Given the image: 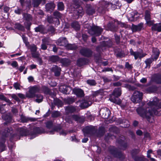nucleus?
<instances>
[{
	"mask_svg": "<svg viewBox=\"0 0 161 161\" xmlns=\"http://www.w3.org/2000/svg\"><path fill=\"white\" fill-rule=\"evenodd\" d=\"M86 13L89 15H92L95 12V8L90 4L86 5Z\"/></svg>",
	"mask_w": 161,
	"mask_h": 161,
	"instance_id": "obj_17",
	"label": "nucleus"
},
{
	"mask_svg": "<svg viewBox=\"0 0 161 161\" xmlns=\"http://www.w3.org/2000/svg\"><path fill=\"white\" fill-rule=\"evenodd\" d=\"M49 60L52 62L55 63L59 61V58L57 56L53 55L49 57Z\"/></svg>",
	"mask_w": 161,
	"mask_h": 161,
	"instance_id": "obj_35",
	"label": "nucleus"
},
{
	"mask_svg": "<svg viewBox=\"0 0 161 161\" xmlns=\"http://www.w3.org/2000/svg\"><path fill=\"white\" fill-rule=\"evenodd\" d=\"M52 71L54 73L55 76H59L60 74L61 68L57 65L54 66L52 68Z\"/></svg>",
	"mask_w": 161,
	"mask_h": 161,
	"instance_id": "obj_20",
	"label": "nucleus"
},
{
	"mask_svg": "<svg viewBox=\"0 0 161 161\" xmlns=\"http://www.w3.org/2000/svg\"><path fill=\"white\" fill-rule=\"evenodd\" d=\"M152 80L157 83L161 84V75H155L152 78Z\"/></svg>",
	"mask_w": 161,
	"mask_h": 161,
	"instance_id": "obj_21",
	"label": "nucleus"
},
{
	"mask_svg": "<svg viewBox=\"0 0 161 161\" xmlns=\"http://www.w3.org/2000/svg\"><path fill=\"white\" fill-rule=\"evenodd\" d=\"M73 91L78 97H82L84 96V92L81 89L75 88L73 89Z\"/></svg>",
	"mask_w": 161,
	"mask_h": 161,
	"instance_id": "obj_16",
	"label": "nucleus"
},
{
	"mask_svg": "<svg viewBox=\"0 0 161 161\" xmlns=\"http://www.w3.org/2000/svg\"><path fill=\"white\" fill-rule=\"evenodd\" d=\"M18 130L19 131L20 135L22 136H26L28 133V130L25 127L19 128Z\"/></svg>",
	"mask_w": 161,
	"mask_h": 161,
	"instance_id": "obj_22",
	"label": "nucleus"
},
{
	"mask_svg": "<svg viewBox=\"0 0 161 161\" xmlns=\"http://www.w3.org/2000/svg\"><path fill=\"white\" fill-rule=\"evenodd\" d=\"M143 23H141L138 25H135L132 24L131 28L133 32H136L137 31H140L143 29Z\"/></svg>",
	"mask_w": 161,
	"mask_h": 161,
	"instance_id": "obj_15",
	"label": "nucleus"
},
{
	"mask_svg": "<svg viewBox=\"0 0 161 161\" xmlns=\"http://www.w3.org/2000/svg\"><path fill=\"white\" fill-rule=\"evenodd\" d=\"M103 118L104 119H108L110 114V111L107 108H102L100 111Z\"/></svg>",
	"mask_w": 161,
	"mask_h": 161,
	"instance_id": "obj_11",
	"label": "nucleus"
},
{
	"mask_svg": "<svg viewBox=\"0 0 161 161\" xmlns=\"http://www.w3.org/2000/svg\"><path fill=\"white\" fill-rule=\"evenodd\" d=\"M153 54L152 57L156 60L159 56L160 53L159 51L157 48H154L153 49Z\"/></svg>",
	"mask_w": 161,
	"mask_h": 161,
	"instance_id": "obj_24",
	"label": "nucleus"
},
{
	"mask_svg": "<svg viewBox=\"0 0 161 161\" xmlns=\"http://www.w3.org/2000/svg\"><path fill=\"white\" fill-rule=\"evenodd\" d=\"M42 1H43L44 3H45V0H34L33 5L34 7H37L41 3Z\"/></svg>",
	"mask_w": 161,
	"mask_h": 161,
	"instance_id": "obj_43",
	"label": "nucleus"
},
{
	"mask_svg": "<svg viewBox=\"0 0 161 161\" xmlns=\"http://www.w3.org/2000/svg\"><path fill=\"white\" fill-rule=\"evenodd\" d=\"M143 93L139 91H135L131 97V101L134 103L140 102L142 99Z\"/></svg>",
	"mask_w": 161,
	"mask_h": 161,
	"instance_id": "obj_5",
	"label": "nucleus"
},
{
	"mask_svg": "<svg viewBox=\"0 0 161 161\" xmlns=\"http://www.w3.org/2000/svg\"><path fill=\"white\" fill-rule=\"evenodd\" d=\"M61 128L60 126L55 127L52 130L49 131L50 134H53L55 132H59V134L61 135L65 136L68 133V132L65 130H61Z\"/></svg>",
	"mask_w": 161,
	"mask_h": 161,
	"instance_id": "obj_8",
	"label": "nucleus"
},
{
	"mask_svg": "<svg viewBox=\"0 0 161 161\" xmlns=\"http://www.w3.org/2000/svg\"><path fill=\"white\" fill-rule=\"evenodd\" d=\"M111 153L114 157L118 158L120 159L124 158V156L122 153L119 151H118L116 148H113L111 150Z\"/></svg>",
	"mask_w": 161,
	"mask_h": 161,
	"instance_id": "obj_9",
	"label": "nucleus"
},
{
	"mask_svg": "<svg viewBox=\"0 0 161 161\" xmlns=\"http://www.w3.org/2000/svg\"><path fill=\"white\" fill-rule=\"evenodd\" d=\"M59 89L60 92L66 94H69L71 89V87L66 86H61Z\"/></svg>",
	"mask_w": 161,
	"mask_h": 161,
	"instance_id": "obj_14",
	"label": "nucleus"
},
{
	"mask_svg": "<svg viewBox=\"0 0 161 161\" xmlns=\"http://www.w3.org/2000/svg\"><path fill=\"white\" fill-rule=\"evenodd\" d=\"M105 132L104 128L103 127H101L99 128V132L100 134L101 135H103Z\"/></svg>",
	"mask_w": 161,
	"mask_h": 161,
	"instance_id": "obj_54",
	"label": "nucleus"
},
{
	"mask_svg": "<svg viewBox=\"0 0 161 161\" xmlns=\"http://www.w3.org/2000/svg\"><path fill=\"white\" fill-rule=\"evenodd\" d=\"M40 90V87L37 86H34L31 87L28 92L26 93V95L27 97L33 98L35 97V93L39 92Z\"/></svg>",
	"mask_w": 161,
	"mask_h": 161,
	"instance_id": "obj_4",
	"label": "nucleus"
},
{
	"mask_svg": "<svg viewBox=\"0 0 161 161\" xmlns=\"http://www.w3.org/2000/svg\"><path fill=\"white\" fill-rule=\"evenodd\" d=\"M98 91L97 92H95L93 94V96L94 97H96L97 96H98L99 95H100L102 94H100V91Z\"/></svg>",
	"mask_w": 161,
	"mask_h": 161,
	"instance_id": "obj_62",
	"label": "nucleus"
},
{
	"mask_svg": "<svg viewBox=\"0 0 161 161\" xmlns=\"http://www.w3.org/2000/svg\"><path fill=\"white\" fill-rule=\"evenodd\" d=\"M47 44L42 42V44L41 45V48L42 50H45L47 49Z\"/></svg>",
	"mask_w": 161,
	"mask_h": 161,
	"instance_id": "obj_60",
	"label": "nucleus"
},
{
	"mask_svg": "<svg viewBox=\"0 0 161 161\" xmlns=\"http://www.w3.org/2000/svg\"><path fill=\"white\" fill-rule=\"evenodd\" d=\"M35 29L36 32H41L43 31L44 28L42 25H39L38 27H36Z\"/></svg>",
	"mask_w": 161,
	"mask_h": 161,
	"instance_id": "obj_48",
	"label": "nucleus"
},
{
	"mask_svg": "<svg viewBox=\"0 0 161 161\" xmlns=\"http://www.w3.org/2000/svg\"><path fill=\"white\" fill-rule=\"evenodd\" d=\"M2 118L7 122H10L11 121V117L9 114L3 115Z\"/></svg>",
	"mask_w": 161,
	"mask_h": 161,
	"instance_id": "obj_39",
	"label": "nucleus"
},
{
	"mask_svg": "<svg viewBox=\"0 0 161 161\" xmlns=\"http://www.w3.org/2000/svg\"><path fill=\"white\" fill-rule=\"evenodd\" d=\"M152 153V151L151 150H148L147 152V157L148 158H150V160L151 161H155V159L154 158H151V156L150 155V153Z\"/></svg>",
	"mask_w": 161,
	"mask_h": 161,
	"instance_id": "obj_52",
	"label": "nucleus"
},
{
	"mask_svg": "<svg viewBox=\"0 0 161 161\" xmlns=\"http://www.w3.org/2000/svg\"><path fill=\"white\" fill-rule=\"evenodd\" d=\"M23 18L27 21H30L32 20V17L31 14L27 13H24L23 14Z\"/></svg>",
	"mask_w": 161,
	"mask_h": 161,
	"instance_id": "obj_36",
	"label": "nucleus"
},
{
	"mask_svg": "<svg viewBox=\"0 0 161 161\" xmlns=\"http://www.w3.org/2000/svg\"><path fill=\"white\" fill-rule=\"evenodd\" d=\"M42 42L45 43L47 45H49V39L48 38H46L42 39Z\"/></svg>",
	"mask_w": 161,
	"mask_h": 161,
	"instance_id": "obj_57",
	"label": "nucleus"
},
{
	"mask_svg": "<svg viewBox=\"0 0 161 161\" xmlns=\"http://www.w3.org/2000/svg\"><path fill=\"white\" fill-rule=\"evenodd\" d=\"M76 109L75 107L70 106H68L66 108L65 111L67 114L75 112Z\"/></svg>",
	"mask_w": 161,
	"mask_h": 161,
	"instance_id": "obj_26",
	"label": "nucleus"
},
{
	"mask_svg": "<svg viewBox=\"0 0 161 161\" xmlns=\"http://www.w3.org/2000/svg\"><path fill=\"white\" fill-rule=\"evenodd\" d=\"M56 103L58 107H61L63 105L62 102L59 100H56Z\"/></svg>",
	"mask_w": 161,
	"mask_h": 161,
	"instance_id": "obj_61",
	"label": "nucleus"
},
{
	"mask_svg": "<svg viewBox=\"0 0 161 161\" xmlns=\"http://www.w3.org/2000/svg\"><path fill=\"white\" fill-rule=\"evenodd\" d=\"M55 6L53 3H48L46 5V8L47 11L53 10L55 8Z\"/></svg>",
	"mask_w": 161,
	"mask_h": 161,
	"instance_id": "obj_30",
	"label": "nucleus"
},
{
	"mask_svg": "<svg viewBox=\"0 0 161 161\" xmlns=\"http://www.w3.org/2000/svg\"><path fill=\"white\" fill-rule=\"evenodd\" d=\"M72 27L75 30H79L80 28V25L78 22L75 21L72 22L71 24Z\"/></svg>",
	"mask_w": 161,
	"mask_h": 161,
	"instance_id": "obj_37",
	"label": "nucleus"
},
{
	"mask_svg": "<svg viewBox=\"0 0 161 161\" xmlns=\"http://www.w3.org/2000/svg\"><path fill=\"white\" fill-rule=\"evenodd\" d=\"M22 12V9L19 8H18L17 9L14 10L15 13L18 14H20Z\"/></svg>",
	"mask_w": 161,
	"mask_h": 161,
	"instance_id": "obj_59",
	"label": "nucleus"
},
{
	"mask_svg": "<svg viewBox=\"0 0 161 161\" xmlns=\"http://www.w3.org/2000/svg\"><path fill=\"white\" fill-rule=\"evenodd\" d=\"M46 127L49 129V130H48L47 131V132L49 133L50 134V133L49 131L52 130L53 129H54L55 127L54 128H53V122L52 121H48L46 122Z\"/></svg>",
	"mask_w": 161,
	"mask_h": 161,
	"instance_id": "obj_28",
	"label": "nucleus"
},
{
	"mask_svg": "<svg viewBox=\"0 0 161 161\" xmlns=\"http://www.w3.org/2000/svg\"><path fill=\"white\" fill-rule=\"evenodd\" d=\"M85 28L88 29V33L91 35L98 36L101 35L103 29L100 27L93 25L91 26L89 24H87L84 25Z\"/></svg>",
	"mask_w": 161,
	"mask_h": 161,
	"instance_id": "obj_2",
	"label": "nucleus"
},
{
	"mask_svg": "<svg viewBox=\"0 0 161 161\" xmlns=\"http://www.w3.org/2000/svg\"><path fill=\"white\" fill-rule=\"evenodd\" d=\"M25 43L28 49L30 50L32 57L34 58H38L39 57V54L36 52L37 47L34 44L28 45L27 42Z\"/></svg>",
	"mask_w": 161,
	"mask_h": 161,
	"instance_id": "obj_6",
	"label": "nucleus"
},
{
	"mask_svg": "<svg viewBox=\"0 0 161 161\" xmlns=\"http://www.w3.org/2000/svg\"><path fill=\"white\" fill-rule=\"evenodd\" d=\"M96 131L94 127L92 126H87L85 127L83 130L85 136H90L94 134Z\"/></svg>",
	"mask_w": 161,
	"mask_h": 161,
	"instance_id": "obj_7",
	"label": "nucleus"
},
{
	"mask_svg": "<svg viewBox=\"0 0 161 161\" xmlns=\"http://www.w3.org/2000/svg\"><path fill=\"white\" fill-rule=\"evenodd\" d=\"M135 161H147L148 160L142 156L141 157H134Z\"/></svg>",
	"mask_w": 161,
	"mask_h": 161,
	"instance_id": "obj_41",
	"label": "nucleus"
},
{
	"mask_svg": "<svg viewBox=\"0 0 161 161\" xmlns=\"http://www.w3.org/2000/svg\"><path fill=\"white\" fill-rule=\"evenodd\" d=\"M118 97L113 95L112 93L110 97L109 100L111 102L115 103L120 104L121 103V101L118 98Z\"/></svg>",
	"mask_w": 161,
	"mask_h": 161,
	"instance_id": "obj_19",
	"label": "nucleus"
},
{
	"mask_svg": "<svg viewBox=\"0 0 161 161\" xmlns=\"http://www.w3.org/2000/svg\"><path fill=\"white\" fill-rule=\"evenodd\" d=\"M154 59L152 58H149L147 59L145 61V63L146 64L145 67L146 68L148 67L149 68L150 66V64L152 63V62L153 61Z\"/></svg>",
	"mask_w": 161,
	"mask_h": 161,
	"instance_id": "obj_38",
	"label": "nucleus"
},
{
	"mask_svg": "<svg viewBox=\"0 0 161 161\" xmlns=\"http://www.w3.org/2000/svg\"><path fill=\"white\" fill-rule=\"evenodd\" d=\"M20 118L21 121L23 122H27L30 120L31 121H34L35 120L34 118L26 117L23 115H21Z\"/></svg>",
	"mask_w": 161,
	"mask_h": 161,
	"instance_id": "obj_32",
	"label": "nucleus"
},
{
	"mask_svg": "<svg viewBox=\"0 0 161 161\" xmlns=\"http://www.w3.org/2000/svg\"><path fill=\"white\" fill-rule=\"evenodd\" d=\"M103 45L108 47H110L112 45V42L110 41L108 42L103 41Z\"/></svg>",
	"mask_w": 161,
	"mask_h": 161,
	"instance_id": "obj_47",
	"label": "nucleus"
},
{
	"mask_svg": "<svg viewBox=\"0 0 161 161\" xmlns=\"http://www.w3.org/2000/svg\"><path fill=\"white\" fill-rule=\"evenodd\" d=\"M57 44L60 46H65L67 45V41L65 37H61L57 40Z\"/></svg>",
	"mask_w": 161,
	"mask_h": 161,
	"instance_id": "obj_18",
	"label": "nucleus"
},
{
	"mask_svg": "<svg viewBox=\"0 0 161 161\" xmlns=\"http://www.w3.org/2000/svg\"><path fill=\"white\" fill-rule=\"evenodd\" d=\"M14 27L18 30L23 31L24 30V27L19 23H17L15 24Z\"/></svg>",
	"mask_w": 161,
	"mask_h": 161,
	"instance_id": "obj_46",
	"label": "nucleus"
},
{
	"mask_svg": "<svg viewBox=\"0 0 161 161\" xmlns=\"http://www.w3.org/2000/svg\"><path fill=\"white\" fill-rule=\"evenodd\" d=\"M87 83L91 86L96 85V83L95 81L94 80H88L86 81Z\"/></svg>",
	"mask_w": 161,
	"mask_h": 161,
	"instance_id": "obj_44",
	"label": "nucleus"
},
{
	"mask_svg": "<svg viewBox=\"0 0 161 161\" xmlns=\"http://www.w3.org/2000/svg\"><path fill=\"white\" fill-rule=\"evenodd\" d=\"M80 52L83 56L88 57H91L92 54V52L90 49L87 48L82 49Z\"/></svg>",
	"mask_w": 161,
	"mask_h": 161,
	"instance_id": "obj_13",
	"label": "nucleus"
},
{
	"mask_svg": "<svg viewBox=\"0 0 161 161\" xmlns=\"http://www.w3.org/2000/svg\"><path fill=\"white\" fill-rule=\"evenodd\" d=\"M145 19L146 21L150 20V15L148 11H146L145 12Z\"/></svg>",
	"mask_w": 161,
	"mask_h": 161,
	"instance_id": "obj_53",
	"label": "nucleus"
},
{
	"mask_svg": "<svg viewBox=\"0 0 161 161\" xmlns=\"http://www.w3.org/2000/svg\"><path fill=\"white\" fill-rule=\"evenodd\" d=\"M115 23H109L107 25L108 30L113 31H116L117 30V27L115 25Z\"/></svg>",
	"mask_w": 161,
	"mask_h": 161,
	"instance_id": "obj_23",
	"label": "nucleus"
},
{
	"mask_svg": "<svg viewBox=\"0 0 161 161\" xmlns=\"http://www.w3.org/2000/svg\"><path fill=\"white\" fill-rule=\"evenodd\" d=\"M53 15L57 18H60L61 16V14L58 11H55L53 13Z\"/></svg>",
	"mask_w": 161,
	"mask_h": 161,
	"instance_id": "obj_56",
	"label": "nucleus"
},
{
	"mask_svg": "<svg viewBox=\"0 0 161 161\" xmlns=\"http://www.w3.org/2000/svg\"><path fill=\"white\" fill-rule=\"evenodd\" d=\"M11 65L13 67L16 68L18 65V64L17 62L16 61H14L11 64Z\"/></svg>",
	"mask_w": 161,
	"mask_h": 161,
	"instance_id": "obj_64",
	"label": "nucleus"
},
{
	"mask_svg": "<svg viewBox=\"0 0 161 161\" xmlns=\"http://www.w3.org/2000/svg\"><path fill=\"white\" fill-rule=\"evenodd\" d=\"M152 30L158 32L161 31V23H156L153 25L152 27Z\"/></svg>",
	"mask_w": 161,
	"mask_h": 161,
	"instance_id": "obj_25",
	"label": "nucleus"
},
{
	"mask_svg": "<svg viewBox=\"0 0 161 161\" xmlns=\"http://www.w3.org/2000/svg\"><path fill=\"white\" fill-rule=\"evenodd\" d=\"M118 143L121 149L125 150L128 146L127 143L125 142L123 140H121V141H119Z\"/></svg>",
	"mask_w": 161,
	"mask_h": 161,
	"instance_id": "obj_27",
	"label": "nucleus"
},
{
	"mask_svg": "<svg viewBox=\"0 0 161 161\" xmlns=\"http://www.w3.org/2000/svg\"><path fill=\"white\" fill-rule=\"evenodd\" d=\"M67 47L68 49L70 50H73L75 48V46L72 44H67Z\"/></svg>",
	"mask_w": 161,
	"mask_h": 161,
	"instance_id": "obj_58",
	"label": "nucleus"
},
{
	"mask_svg": "<svg viewBox=\"0 0 161 161\" xmlns=\"http://www.w3.org/2000/svg\"><path fill=\"white\" fill-rule=\"evenodd\" d=\"M60 62L63 65L66 66L70 64V61L69 59L65 58L61 59Z\"/></svg>",
	"mask_w": 161,
	"mask_h": 161,
	"instance_id": "obj_34",
	"label": "nucleus"
},
{
	"mask_svg": "<svg viewBox=\"0 0 161 161\" xmlns=\"http://www.w3.org/2000/svg\"><path fill=\"white\" fill-rule=\"evenodd\" d=\"M35 97L37 98L36 100V101L37 103H40L42 102L43 99V97L41 94H36Z\"/></svg>",
	"mask_w": 161,
	"mask_h": 161,
	"instance_id": "obj_40",
	"label": "nucleus"
},
{
	"mask_svg": "<svg viewBox=\"0 0 161 161\" xmlns=\"http://www.w3.org/2000/svg\"><path fill=\"white\" fill-rule=\"evenodd\" d=\"M12 129L9 127L6 128L3 133V136L2 139H0V152H2L4 151L5 149V146L4 143L5 141V138L8 136L10 134H11Z\"/></svg>",
	"mask_w": 161,
	"mask_h": 161,
	"instance_id": "obj_3",
	"label": "nucleus"
},
{
	"mask_svg": "<svg viewBox=\"0 0 161 161\" xmlns=\"http://www.w3.org/2000/svg\"><path fill=\"white\" fill-rule=\"evenodd\" d=\"M147 105L148 107L146 108L145 103H142L141 106L138 108L136 111L140 116L146 119L149 122L153 123L154 121L153 114H156L157 110L161 108V100H159L157 97H154Z\"/></svg>",
	"mask_w": 161,
	"mask_h": 161,
	"instance_id": "obj_1",
	"label": "nucleus"
},
{
	"mask_svg": "<svg viewBox=\"0 0 161 161\" xmlns=\"http://www.w3.org/2000/svg\"><path fill=\"white\" fill-rule=\"evenodd\" d=\"M58 9L60 11L63 10L64 9V6L63 3L62 2H60L58 4Z\"/></svg>",
	"mask_w": 161,
	"mask_h": 161,
	"instance_id": "obj_45",
	"label": "nucleus"
},
{
	"mask_svg": "<svg viewBox=\"0 0 161 161\" xmlns=\"http://www.w3.org/2000/svg\"><path fill=\"white\" fill-rule=\"evenodd\" d=\"M75 101L74 98H67L65 99V102L68 104H71Z\"/></svg>",
	"mask_w": 161,
	"mask_h": 161,
	"instance_id": "obj_49",
	"label": "nucleus"
},
{
	"mask_svg": "<svg viewBox=\"0 0 161 161\" xmlns=\"http://www.w3.org/2000/svg\"><path fill=\"white\" fill-rule=\"evenodd\" d=\"M0 99L8 103H11L10 101L7 99L3 94H0Z\"/></svg>",
	"mask_w": 161,
	"mask_h": 161,
	"instance_id": "obj_50",
	"label": "nucleus"
},
{
	"mask_svg": "<svg viewBox=\"0 0 161 161\" xmlns=\"http://www.w3.org/2000/svg\"><path fill=\"white\" fill-rule=\"evenodd\" d=\"M113 95L116 97H119L121 94V91L120 88H115L113 92Z\"/></svg>",
	"mask_w": 161,
	"mask_h": 161,
	"instance_id": "obj_33",
	"label": "nucleus"
},
{
	"mask_svg": "<svg viewBox=\"0 0 161 161\" xmlns=\"http://www.w3.org/2000/svg\"><path fill=\"white\" fill-rule=\"evenodd\" d=\"M42 89L44 93L46 94H50L51 93L50 90L46 86L42 87Z\"/></svg>",
	"mask_w": 161,
	"mask_h": 161,
	"instance_id": "obj_42",
	"label": "nucleus"
},
{
	"mask_svg": "<svg viewBox=\"0 0 161 161\" xmlns=\"http://www.w3.org/2000/svg\"><path fill=\"white\" fill-rule=\"evenodd\" d=\"M92 104L91 102H88L87 100H84L81 103L80 107L82 108H87Z\"/></svg>",
	"mask_w": 161,
	"mask_h": 161,
	"instance_id": "obj_29",
	"label": "nucleus"
},
{
	"mask_svg": "<svg viewBox=\"0 0 161 161\" xmlns=\"http://www.w3.org/2000/svg\"><path fill=\"white\" fill-rule=\"evenodd\" d=\"M87 61L85 58H80L77 61V64L79 66H82L87 63Z\"/></svg>",
	"mask_w": 161,
	"mask_h": 161,
	"instance_id": "obj_31",
	"label": "nucleus"
},
{
	"mask_svg": "<svg viewBox=\"0 0 161 161\" xmlns=\"http://www.w3.org/2000/svg\"><path fill=\"white\" fill-rule=\"evenodd\" d=\"M60 114L59 112L54 111L52 114V116L53 117H57L60 115Z\"/></svg>",
	"mask_w": 161,
	"mask_h": 161,
	"instance_id": "obj_51",
	"label": "nucleus"
},
{
	"mask_svg": "<svg viewBox=\"0 0 161 161\" xmlns=\"http://www.w3.org/2000/svg\"><path fill=\"white\" fill-rule=\"evenodd\" d=\"M84 14V12L83 11L82 7H79L74 11V18L76 19L78 18L80 16L81 17Z\"/></svg>",
	"mask_w": 161,
	"mask_h": 161,
	"instance_id": "obj_10",
	"label": "nucleus"
},
{
	"mask_svg": "<svg viewBox=\"0 0 161 161\" xmlns=\"http://www.w3.org/2000/svg\"><path fill=\"white\" fill-rule=\"evenodd\" d=\"M118 129L115 126L112 127L110 128L109 130L111 131L116 132L115 131Z\"/></svg>",
	"mask_w": 161,
	"mask_h": 161,
	"instance_id": "obj_63",
	"label": "nucleus"
},
{
	"mask_svg": "<svg viewBox=\"0 0 161 161\" xmlns=\"http://www.w3.org/2000/svg\"><path fill=\"white\" fill-rule=\"evenodd\" d=\"M35 130H36L37 133H41L45 132V131L43 128H40L39 127H36L35 128Z\"/></svg>",
	"mask_w": 161,
	"mask_h": 161,
	"instance_id": "obj_55",
	"label": "nucleus"
},
{
	"mask_svg": "<svg viewBox=\"0 0 161 161\" xmlns=\"http://www.w3.org/2000/svg\"><path fill=\"white\" fill-rule=\"evenodd\" d=\"M130 53L131 55L134 56L135 59L136 60L138 58H141L145 55L141 52H134L132 48L130 49Z\"/></svg>",
	"mask_w": 161,
	"mask_h": 161,
	"instance_id": "obj_12",
	"label": "nucleus"
}]
</instances>
